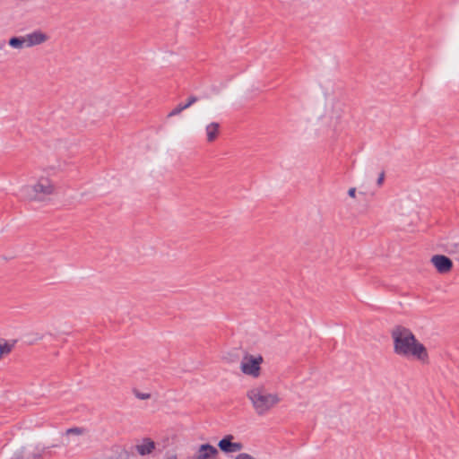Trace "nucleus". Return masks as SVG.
<instances>
[{
    "label": "nucleus",
    "instance_id": "obj_1",
    "mask_svg": "<svg viewBox=\"0 0 459 459\" xmlns=\"http://www.w3.org/2000/svg\"><path fill=\"white\" fill-rule=\"evenodd\" d=\"M394 354L405 359H412L421 364L429 362V355L425 345L420 342L412 331L403 325H395L391 330Z\"/></svg>",
    "mask_w": 459,
    "mask_h": 459
},
{
    "label": "nucleus",
    "instance_id": "obj_2",
    "mask_svg": "<svg viewBox=\"0 0 459 459\" xmlns=\"http://www.w3.org/2000/svg\"><path fill=\"white\" fill-rule=\"evenodd\" d=\"M247 398L257 416H264L273 410L281 401L276 392H272L262 384L252 385L247 391Z\"/></svg>",
    "mask_w": 459,
    "mask_h": 459
},
{
    "label": "nucleus",
    "instance_id": "obj_3",
    "mask_svg": "<svg viewBox=\"0 0 459 459\" xmlns=\"http://www.w3.org/2000/svg\"><path fill=\"white\" fill-rule=\"evenodd\" d=\"M20 192L25 200L44 202L56 194V186L49 174L44 171L36 175L30 184L22 186Z\"/></svg>",
    "mask_w": 459,
    "mask_h": 459
},
{
    "label": "nucleus",
    "instance_id": "obj_4",
    "mask_svg": "<svg viewBox=\"0 0 459 459\" xmlns=\"http://www.w3.org/2000/svg\"><path fill=\"white\" fill-rule=\"evenodd\" d=\"M263 362L264 359L261 355L246 353L240 360L239 368L244 375L258 378L261 376Z\"/></svg>",
    "mask_w": 459,
    "mask_h": 459
},
{
    "label": "nucleus",
    "instance_id": "obj_5",
    "mask_svg": "<svg viewBox=\"0 0 459 459\" xmlns=\"http://www.w3.org/2000/svg\"><path fill=\"white\" fill-rule=\"evenodd\" d=\"M233 435H226L218 443L219 448L225 454H232L240 452L244 446L241 442H235Z\"/></svg>",
    "mask_w": 459,
    "mask_h": 459
},
{
    "label": "nucleus",
    "instance_id": "obj_6",
    "mask_svg": "<svg viewBox=\"0 0 459 459\" xmlns=\"http://www.w3.org/2000/svg\"><path fill=\"white\" fill-rule=\"evenodd\" d=\"M430 262L440 274L448 273L453 269L452 260L444 255H433Z\"/></svg>",
    "mask_w": 459,
    "mask_h": 459
},
{
    "label": "nucleus",
    "instance_id": "obj_7",
    "mask_svg": "<svg viewBox=\"0 0 459 459\" xmlns=\"http://www.w3.org/2000/svg\"><path fill=\"white\" fill-rule=\"evenodd\" d=\"M44 447L35 446L30 452H27L24 446L18 448L13 455V459H42Z\"/></svg>",
    "mask_w": 459,
    "mask_h": 459
},
{
    "label": "nucleus",
    "instance_id": "obj_8",
    "mask_svg": "<svg viewBox=\"0 0 459 459\" xmlns=\"http://www.w3.org/2000/svg\"><path fill=\"white\" fill-rule=\"evenodd\" d=\"M219 452L217 448L210 444L200 445L192 459H217Z\"/></svg>",
    "mask_w": 459,
    "mask_h": 459
},
{
    "label": "nucleus",
    "instance_id": "obj_9",
    "mask_svg": "<svg viewBox=\"0 0 459 459\" xmlns=\"http://www.w3.org/2000/svg\"><path fill=\"white\" fill-rule=\"evenodd\" d=\"M156 449L155 442L150 437H143L134 446V450L141 456L151 455Z\"/></svg>",
    "mask_w": 459,
    "mask_h": 459
},
{
    "label": "nucleus",
    "instance_id": "obj_10",
    "mask_svg": "<svg viewBox=\"0 0 459 459\" xmlns=\"http://www.w3.org/2000/svg\"><path fill=\"white\" fill-rule=\"evenodd\" d=\"M25 38L27 41V48L43 44L48 39V36L40 30H36L27 34Z\"/></svg>",
    "mask_w": 459,
    "mask_h": 459
},
{
    "label": "nucleus",
    "instance_id": "obj_11",
    "mask_svg": "<svg viewBox=\"0 0 459 459\" xmlns=\"http://www.w3.org/2000/svg\"><path fill=\"white\" fill-rule=\"evenodd\" d=\"M220 124L218 122H211L205 126V134L207 143H211L217 140L220 134Z\"/></svg>",
    "mask_w": 459,
    "mask_h": 459
},
{
    "label": "nucleus",
    "instance_id": "obj_12",
    "mask_svg": "<svg viewBox=\"0 0 459 459\" xmlns=\"http://www.w3.org/2000/svg\"><path fill=\"white\" fill-rule=\"evenodd\" d=\"M13 347V342H10L5 340H0V360L2 359L3 357L10 354Z\"/></svg>",
    "mask_w": 459,
    "mask_h": 459
},
{
    "label": "nucleus",
    "instance_id": "obj_13",
    "mask_svg": "<svg viewBox=\"0 0 459 459\" xmlns=\"http://www.w3.org/2000/svg\"><path fill=\"white\" fill-rule=\"evenodd\" d=\"M9 45L17 49L27 48V41L25 37H13L9 39Z\"/></svg>",
    "mask_w": 459,
    "mask_h": 459
},
{
    "label": "nucleus",
    "instance_id": "obj_14",
    "mask_svg": "<svg viewBox=\"0 0 459 459\" xmlns=\"http://www.w3.org/2000/svg\"><path fill=\"white\" fill-rule=\"evenodd\" d=\"M186 109L185 104H178L176 108H174L169 114L168 117H172L179 115L183 110Z\"/></svg>",
    "mask_w": 459,
    "mask_h": 459
},
{
    "label": "nucleus",
    "instance_id": "obj_15",
    "mask_svg": "<svg viewBox=\"0 0 459 459\" xmlns=\"http://www.w3.org/2000/svg\"><path fill=\"white\" fill-rule=\"evenodd\" d=\"M134 394L140 400H148L151 398V394L149 393H141L138 390H134Z\"/></svg>",
    "mask_w": 459,
    "mask_h": 459
},
{
    "label": "nucleus",
    "instance_id": "obj_16",
    "mask_svg": "<svg viewBox=\"0 0 459 459\" xmlns=\"http://www.w3.org/2000/svg\"><path fill=\"white\" fill-rule=\"evenodd\" d=\"M66 434H75V435H81L82 434V429L80 428H73L66 430Z\"/></svg>",
    "mask_w": 459,
    "mask_h": 459
},
{
    "label": "nucleus",
    "instance_id": "obj_17",
    "mask_svg": "<svg viewBox=\"0 0 459 459\" xmlns=\"http://www.w3.org/2000/svg\"><path fill=\"white\" fill-rule=\"evenodd\" d=\"M197 97L195 96H190L188 99H187V101L185 103V106L186 107V108H188L189 107H191L194 103H195L197 101Z\"/></svg>",
    "mask_w": 459,
    "mask_h": 459
},
{
    "label": "nucleus",
    "instance_id": "obj_18",
    "mask_svg": "<svg viewBox=\"0 0 459 459\" xmlns=\"http://www.w3.org/2000/svg\"><path fill=\"white\" fill-rule=\"evenodd\" d=\"M342 113H343L342 108L341 107H339V108H337V111H336V114H335V115H336V116H335V119H336L335 124H337V123H338V120L341 118V117H342Z\"/></svg>",
    "mask_w": 459,
    "mask_h": 459
},
{
    "label": "nucleus",
    "instance_id": "obj_19",
    "mask_svg": "<svg viewBox=\"0 0 459 459\" xmlns=\"http://www.w3.org/2000/svg\"><path fill=\"white\" fill-rule=\"evenodd\" d=\"M384 179H385V172H384V171H382V172L379 174V177H378V178H377V185H378V186H381V185L383 184V182H384Z\"/></svg>",
    "mask_w": 459,
    "mask_h": 459
},
{
    "label": "nucleus",
    "instance_id": "obj_20",
    "mask_svg": "<svg viewBox=\"0 0 459 459\" xmlns=\"http://www.w3.org/2000/svg\"><path fill=\"white\" fill-rule=\"evenodd\" d=\"M348 195L351 198H356V188L355 187L350 188L348 191Z\"/></svg>",
    "mask_w": 459,
    "mask_h": 459
},
{
    "label": "nucleus",
    "instance_id": "obj_21",
    "mask_svg": "<svg viewBox=\"0 0 459 459\" xmlns=\"http://www.w3.org/2000/svg\"><path fill=\"white\" fill-rule=\"evenodd\" d=\"M166 459H178V455L175 453L168 454Z\"/></svg>",
    "mask_w": 459,
    "mask_h": 459
}]
</instances>
